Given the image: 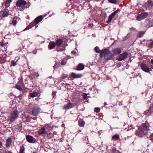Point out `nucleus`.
<instances>
[{"mask_svg": "<svg viewBox=\"0 0 153 153\" xmlns=\"http://www.w3.org/2000/svg\"><path fill=\"white\" fill-rule=\"evenodd\" d=\"M150 139L153 142V134H151Z\"/></svg>", "mask_w": 153, "mask_h": 153, "instance_id": "nucleus-45", "label": "nucleus"}, {"mask_svg": "<svg viewBox=\"0 0 153 153\" xmlns=\"http://www.w3.org/2000/svg\"><path fill=\"white\" fill-rule=\"evenodd\" d=\"M59 64H58L57 63H56L55 65H54V68H55V67H58V65H59Z\"/></svg>", "mask_w": 153, "mask_h": 153, "instance_id": "nucleus-46", "label": "nucleus"}, {"mask_svg": "<svg viewBox=\"0 0 153 153\" xmlns=\"http://www.w3.org/2000/svg\"><path fill=\"white\" fill-rule=\"evenodd\" d=\"M26 139L28 142L30 143H35L36 141L35 138L30 135H26Z\"/></svg>", "mask_w": 153, "mask_h": 153, "instance_id": "nucleus-13", "label": "nucleus"}, {"mask_svg": "<svg viewBox=\"0 0 153 153\" xmlns=\"http://www.w3.org/2000/svg\"><path fill=\"white\" fill-rule=\"evenodd\" d=\"M67 75H63L61 77V78L62 79H64L65 78H66L67 77Z\"/></svg>", "mask_w": 153, "mask_h": 153, "instance_id": "nucleus-43", "label": "nucleus"}, {"mask_svg": "<svg viewBox=\"0 0 153 153\" xmlns=\"http://www.w3.org/2000/svg\"><path fill=\"white\" fill-rule=\"evenodd\" d=\"M11 1L9 0H6L4 2L5 6L6 8H7L9 7Z\"/></svg>", "mask_w": 153, "mask_h": 153, "instance_id": "nucleus-26", "label": "nucleus"}, {"mask_svg": "<svg viewBox=\"0 0 153 153\" xmlns=\"http://www.w3.org/2000/svg\"><path fill=\"white\" fill-rule=\"evenodd\" d=\"M119 12L118 10L115 11L114 12L112 13L108 17V19L107 21V23H109L111 22L113 18Z\"/></svg>", "mask_w": 153, "mask_h": 153, "instance_id": "nucleus-12", "label": "nucleus"}, {"mask_svg": "<svg viewBox=\"0 0 153 153\" xmlns=\"http://www.w3.org/2000/svg\"><path fill=\"white\" fill-rule=\"evenodd\" d=\"M87 94H84L83 96V97L84 100H85L87 97Z\"/></svg>", "mask_w": 153, "mask_h": 153, "instance_id": "nucleus-42", "label": "nucleus"}, {"mask_svg": "<svg viewBox=\"0 0 153 153\" xmlns=\"http://www.w3.org/2000/svg\"><path fill=\"white\" fill-rule=\"evenodd\" d=\"M148 16V14L146 12H144L139 14L137 17V19L138 21H140L141 20L146 18Z\"/></svg>", "mask_w": 153, "mask_h": 153, "instance_id": "nucleus-7", "label": "nucleus"}, {"mask_svg": "<svg viewBox=\"0 0 153 153\" xmlns=\"http://www.w3.org/2000/svg\"><path fill=\"white\" fill-rule=\"evenodd\" d=\"M25 149L23 146H21L20 147V149L19 153H25Z\"/></svg>", "mask_w": 153, "mask_h": 153, "instance_id": "nucleus-27", "label": "nucleus"}, {"mask_svg": "<svg viewBox=\"0 0 153 153\" xmlns=\"http://www.w3.org/2000/svg\"><path fill=\"white\" fill-rule=\"evenodd\" d=\"M39 108L38 107H35L33 108L32 111V114L34 116H36L37 115L39 112Z\"/></svg>", "mask_w": 153, "mask_h": 153, "instance_id": "nucleus-14", "label": "nucleus"}, {"mask_svg": "<svg viewBox=\"0 0 153 153\" xmlns=\"http://www.w3.org/2000/svg\"><path fill=\"white\" fill-rule=\"evenodd\" d=\"M7 153H12L10 152H8Z\"/></svg>", "mask_w": 153, "mask_h": 153, "instance_id": "nucleus-51", "label": "nucleus"}, {"mask_svg": "<svg viewBox=\"0 0 153 153\" xmlns=\"http://www.w3.org/2000/svg\"><path fill=\"white\" fill-rule=\"evenodd\" d=\"M52 94L54 96L55 94V93L54 92H53L52 93Z\"/></svg>", "mask_w": 153, "mask_h": 153, "instance_id": "nucleus-48", "label": "nucleus"}, {"mask_svg": "<svg viewBox=\"0 0 153 153\" xmlns=\"http://www.w3.org/2000/svg\"><path fill=\"white\" fill-rule=\"evenodd\" d=\"M66 61H65L64 60H62L61 63V64L62 65H64L66 64Z\"/></svg>", "mask_w": 153, "mask_h": 153, "instance_id": "nucleus-40", "label": "nucleus"}, {"mask_svg": "<svg viewBox=\"0 0 153 153\" xmlns=\"http://www.w3.org/2000/svg\"><path fill=\"white\" fill-rule=\"evenodd\" d=\"M17 19L16 18L14 17L12 20V23H10V24H12L13 25L15 26L17 23Z\"/></svg>", "mask_w": 153, "mask_h": 153, "instance_id": "nucleus-28", "label": "nucleus"}, {"mask_svg": "<svg viewBox=\"0 0 153 153\" xmlns=\"http://www.w3.org/2000/svg\"><path fill=\"white\" fill-rule=\"evenodd\" d=\"M53 136V134L52 133H49L48 134V137H49V138H51V137H52Z\"/></svg>", "mask_w": 153, "mask_h": 153, "instance_id": "nucleus-38", "label": "nucleus"}, {"mask_svg": "<svg viewBox=\"0 0 153 153\" xmlns=\"http://www.w3.org/2000/svg\"><path fill=\"white\" fill-rule=\"evenodd\" d=\"M56 46L55 42L53 41H51L49 42L48 48L50 50H52L54 49Z\"/></svg>", "mask_w": 153, "mask_h": 153, "instance_id": "nucleus-16", "label": "nucleus"}, {"mask_svg": "<svg viewBox=\"0 0 153 153\" xmlns=\"http://www.w3.org/2000/svg\"><path fill=\"white\" fill-rule=\"evenodd\" d=\"M121 50L122 49L121 48H118L113 49L112 51V54H113L114 56L115 55H118L120 54L121 52Z\"/></svg>", "mask_w": 153, "mask_h": 153, "instance_id": "nucleus-10", "label": "nucleus"}, {"mask_svg": "<svg viewBox=\"0 0 153 153\" xmlns=\"http://www.w3.org/2000/svg\"><path fill=\"white\" fill-rule=\"evenodd\" d=\"M100 111V109L98 108H96L94 109V111L97 112L98 113Z\"/></svg>", "mask_w": 153, "mask_h": 153, "instance_id": "nucleus-35", "label": "nucleus"}, {"mask_svg": "<svg viewBox=\"0 0 153 153\" xmlns=\"http://www.w3.org/2000/svg\"><path fill=\"white\" fill-rule=\"evenodd\" d=\"M71 76L74 78H76L81 77L82 76L81 74H76L74 73H72L71 74Z\"/></svg>", "mask_w": 153, "mask_h": 153, "instance_id": "nucleus-21", "label": "nucleus"}, {"mask_svg": "<svg viewBox=\"0 0 153 153\" xmlns=\"http://www.w3.org/2000/svg\"><path fill=\"white\" fill-rule=\"evenodd\" d=\"M17 62V61L15 62L14 61H12L11 62V64L13 66H15L16 65V62Z\"/></svg>", "mask_w": 153, "mask_h": 153, "instance_id": "nucleus-36", "label": "nucleus"}, {"mask_svg": "<svg viewBox=\"0 0 153 153\" xmlns=\"http://www.w3.org/2000/svg\"><path fill=\"white\" fill-rule=\"evenodd\" d=\"M78 125L80 126H83L85 125V122L82 119H79L78 121Z\"/></svg>", "mask_w": 153, "mask_h": 153, "instance_id": "nucleus-24", "label": "nucleus"}, {"mask_svg": "<svg viewBox=\"0 0 153 153\" xmlns=\"http://www.w3.org/2000/svg\"><path fill=\"white\" fill-rule=\"evenodd\" d=\"M43 19V17L42 16H39L36 17L34 21L36 22V24H38L39 22H41Z\"/></svg>", "mask_w": 153, "mask_h": 153, "instance_id": "nucleus-20", "label": "nucleus"}, {"mask_svg": "<svg viewBox=\"0 0 153 153\" xmlns=\"http://www.w3.org/2000/svg\"><path fill=\"white\" fill-rule=\"evenodd\" d=\"M11 141V139L10 138L7 139L6 141V146L7 147H9L10 146Z\"/></svg>", "mask_w": 153, "mask_h": 153, "instance_id": "nucleus-23", "label": "nucleus"}, {"mask_svg": "<svg viewBox=\"0 0 153 153\" xmlns=\"http://www.w3.org/2000/svg\"><path fill=\"white\" fill-rule=\"evenodd\" d=\"M71 53H72V54H75V53H76V52H75V51H72L71 52Z\"/></svg>", "mask_w": 153, "mask_h": 153, "instance_id": "nucleus-47", "label": "nucleus"}, {"mask_svg": "<svg viewBox=\"0 0 153 153\" xmlns=\"http://www.w3.org/2000/svg\"><path fill=\"white\" fill-rule=\"evenodd\" d=\"M146 24V27L147 28H149L153 26V20L150 21H147L145 22Z\"/></svg>", "mask_w": 153, "mask_h": 153, "instance_id": "nucleus-18", "label": "nucleus"}, {"mask_svg": "<svg viewBox=\"0 0 153 153\" xmlns=\"http://www.w3.org/2000/svg\"><path fill=\"white\" fill-rule=\"evenodd\" d=\"M149 111H150L151 112H153V104L152 106L150 108Z\"/></svg>", "mask_w": 153, "mask_h": 153, "instance_id": "nucleus-44", "label": "nucleus"}, {"mask_svg": "<svg viewBox=\"0 0 153 153\" xmlns=\"http://www.w3.org/2000/svg\"><path fill=\"white\" fill-rule=\"evenodd\" d=\"M24 84L22 81H19L15 86V88L20 91L22 90V88L23 87Z\"/></svg>", "mask_w": 153, "mask_h": 153, "instance_id": "nucleus-9", "label": "nucleus"}, {"mask_svg": "<svg viewBox=\"0 0 153 153\" xmlns=\"http://www.w3.org/2000/svg\"><path fill=\"white\" fill-rule=\"evenodd\" d=\"M27 4V2L24 0H18L16 2V6L17 7H22V8H25L24 5Z\"/></svg>", "mask_w": 153, "mask_h": 153, "instance_id": "nucleus-5", "label": "nucleus"}, {"mask_svg": "<svg viewBox=\"0 0 153 153\" xmlns=\"http://www.w3.org/2000/svg\"><path fill=\"white\" fill-rule=\"evenodd\" d=\"M9 0L11 2V1L12 0Z\"/></svg>", "mask_w": 153, "mask_h": 153, "instance_id": "nucleus-54", "label": "nucleus"}, {"mask_svg": "<svg viewBox=\"0 0 153 153\" xmlns=\"http://www.w3.org/2000/svg\"><path fill=\"white\" fill-rule=\"evenodd\" d=\"M84 65L83 64L79 63L77 66L76 70L79 71L82 70L84 69Z\"/></svg>", "mask_w": 153, "mask_h": 153, "instance_id": "nucleus-22", "label": "nucleus"}, {"mask_svg": "<svg viewBox=\"0 0 153 153\" xmlns=\"http://www.w3.org/2000/svg\"><path fill=\"white\" fill-rule=\"evenodd\" d=\"M9 10L6 9L0 12V16L3 17H7L8 14Z\"/></svg>", "mask_w": 153, "mask_h": 153, "instance_id": "nucleus-11", "label": "nucleus"}, {"mask_svg": "<svg viewBox=\"0 0 153 153\" xmlns=\"http://www.w3.org/2000/svg\"><path fill=\"white\" fill-rule=\"evenodd\" d=\"M31 28L30 26L29 25L28 26H27L23 30V31L27 30Z\"/></svg>", "mask_w": 153, "mask_h": 153, "instance_id": "nucleus-39", "label": "nucleus"}, {"mask_svg": "<svg viewBox=\"0 0 153 153\" xmlns=\"http://www.w3.org/2000/svg\"><path fill=\"white\" fill-rule=\"evenodd\" d=\"M36 24H36V22H35L34 20L32 22H31L29 25L30 26V27L31 28L32 27H33Z\"/></svg>", "mask_w": 153, "mask_h": 153, "instance_id": "nucleus-32", "label": "nucleus"}, {"mask_svg": "<svg viewBox=\"0 0 153 153\" xmlns=\"http://www.w3.org/2000/svg\"><path fill=\"white\" fill-rule=\"evenodd\" d=\"M95 51L97 52V53H101L102 51V50H101L98 47H96L95 48Z\"/></svg>", "mask_w": 153, "mask_h": 153, "instance_id": "nucleus-31", "label": "nucleus"}, {"mask_svg": "<svg viewBox=\"0 0 153 153\" xmlns=\"http://www.w3.org/2000/svg\"><path fill=\"white\" fill-rule=\"evenodd\" d=\"M18 117V111L16 110V108H14L12 111L11 115L10 116L9 120L10 122L15 120Z\"/></svg>", "mask_w": 153, "mask_h": 153, "instance_id": "nucleus-3", "label": "nucleus"}, {"mask_svg": "<svg viewBox=\"0 0 153 153\" xmlns=\"http://www.w3.org/2000/svg\"><path fill=\"white\" fill-rule=\"evenodd\" d=\"M63 41L62 39H57L56 40L55 43L56 46V50L58 51H62L65 49V47H62V48H60V46L63 43Z\"/></svg>", "mask_w": 153, "mask_h": 153, "instance_id": "nucleus-4", "label": "nucleus"}, {"mask_svg": "<svg viewBox=\"0 0 153 153\" xmlns=\"http://www.w3.org/2000/svg\"><path fill=\"white\" fill-rule=\"evenodd\" d=\"M109 1L110 2L113 4H116L117 2L116 0H109Z\"/></svg>", "mask_w": 153, "mask_h": 153, "instance_id": "nucleus-34", "label": "nucleus"}, {"mask_svg": "<svg viewBox=\"0 0 153 153\" xmlns=\"http://www.w3.org/2000/svg\"><path fill=\"white\" fill-rule=\"evenodd\" d=\"M105 103H104V104H105Z\"/></svg>", "mask_w": 153, "mask_h": 153, "instance_id": "nucleus-57", "label": "nucleus"}, {"mask_svg": "<svg viewBox=\"0 0 153 153\" xmlns=\"http://www.w3.org/2000/svg\"><path fill=\"white\" fill-rule=\"evenodd\" d=\"M2 144L1 141H0V148Z\"/></svg>", "mask_w": 153, "mask_h": 153, "instance_id": "nucleus-49", "label": "nucleus"}, {"mask_svg": "<svg viewBox=\"0 0 153 153\" xmlns=\"http://www.w3.org/2000/svg\"><path fill=\"white\" fill-rule=\"evenodd\" d=\"M148 47L150 48H153V41L151 42L150 44L148 46Z\"/></svg>", "mask_w": 153, "mask_h": 153, "instance_id": "nucleus-33", "label": "nucleus"}, {"mask_svg": "<svg viewBox=\"0 0 153 153\" xmlns=\"http://www.w3.org/2000/svg\"><path fill=\"white\" fill-rule=\"evenodd\" d=\"M65 126V124L64 123L62 124V126L63 127H64Z\"/></svg>", "mask_w": 153, "mask_h": 153, "instance_id": "nucleus-50", "label": "nucleus"}, {"mask_svg": "<svg viewBox=\"0 0 153 153\" xmlns=\"http://www.w3.org/2000/svg\"><path fill=\"white\" fill-rule=\"evenodd\" d=\"M100 57H104L105 59L108 60L114 57L113 54L109 50L106 49H102L100 54Z\"/></svg>", "mask_w": 153, "mask_h": 153, "instance_id": "nucleus-2", "label": "nucleus"}, {"mask_svg": "<svg viewBox=\"0 0 153 153\" xmlns=\"http://www.w3.org/2000/svg\"><path fill=\"white\" fill-rule=\"evenodd\" d=\"M140 67L141 69L144 71L146 72H149L151 71V68H149L146 64L144 63H142L141 64Z\"/></svg>", "mask_w": 153, "mask_h": 153, "instance_id": "nucleus-8", "label": "nucleus"}, {"mask_svg": "<svg viewBox=\"0 0 153 153\" xmlns=\"http://www.w3.org/2000/svg\"><path fill=\"white\" fill-rule=\"evenodd\" d=\"M149 124L148 123L143 124L140 128H138L135 133L139 137H143V136L146 134L147 131L149 129Z\"/></svg>", "mask_w": 153, "mask_h": 153, "instance_id": "nucleus-1", "label": "nucleus"}, {"mask_svg": "<svg viewBox=\"0 0 153 153\" xmlns=\"http://www.w3.org/2000/svg\"><path fill=\"white\" fill-rule=\"evenodd\" d=\"M75 106L74 104H73L71 102H69L63 107V109L65 110L69 109Z\"/></svg>", "mask_w": 153, "mask_h": 153, "instance_id": "nucleus-15", "label": "nucleus"}, {"mask_svg": "<svg viewBox=\"0 0 153 153\" xmlns=\"http://www.w3.org/2000/svg\"><path fill=\"white\" fill-rule=\"evenodd\" d=\"M105 103H104V104H105Z\"/></svg>", "mask_w": 153, "mask_h": 153, "instance_id": "nucleus-56", "label": "nucleus"}, {"mask_svg": "<svg viewBox=\"0 0 153 153\" xmlns=\"http://www.w3.org/2000/svg\"><path fill=\"white\" fill-rule=\"evenodd\" d=\"M46 133V131L45 128L44 127L41 128L39 129L38 131V134L39 135H42L45 134Z\"/></svg>", "mask_w": 153, "mask_h": 153, "instance_id": "nucleus-17", "label": "nucleus"}, {"mask_svg": "<svg viewBox=\"0 0 153 153\" xmlns=\"http://www.w3.org/2000/svg\"><path fill=\"white\" fill-rule=\"evenodd\" d=\"M33 153H37L36 152H33Z\"/></svg>", "mask_w": 153, "mask_h": 153, "instance_id": "nucleus-53", "label": "nucleus"}, {"mask_svg": "<svg viewBox=\"0 0 153 153\" xmlns=\"http://www.w3.org/2000/svg\"><path fill=\"white\" fill-rule=\"evenodd\" d=\"M105 103H104V104H105Z\"/></svg>", "mask_w": 153, "mask_h": 153, "instance_id": "nucleus-55", "label": "nucleus"}, {"mask_svg": "<svg viewBox=\"0 0 153 153\" xmlns=\"http://www.w3.org/2000/svg\"><path fill=\"white\" fill-rule=\"evenodd\" d=\"M66 85H69V84H66Z\"/></svg>", "mask_w": 153, "mask_h": 153, "instance_id": "nucleus-52", "label": "nucleus"}, {"mask_svg": "<svg viewBox=\"0 0 153 153\" xmlns=\"http://www.w3.org/2000/svg\"><path fill=\"white\" fill-rule=\"evenodd\" d=\"M128 56V53L126 52H125L118 56L117 60L120 61H121L127 58Z\"/></svg>", "mask_w": 153, "mask_h": 153, "instance_id": "nucleus-6", "label": "nucleus"}, {"mask_svg": "<svg viewBox=\"0 0 153 153\" xmlns=\"http://www.w3.org/2000/svg\"><path fill=\"white\" fill-rule=\"evenodd\" d=\"M144 33L145 32L144 31L139 32L137 34V36L139 38L142 37L143 36Z\"/></svg>", "mask_w": 153, "mask_h": 153, "instance_id": "nucleus-30", "label": "nucleus"}, {"mask_svg": "<svg viewBox=\"0 0 153 153\" xmlns=\"http://www.w3.org/2000/svg\"><path fill=\"white\" fill-rule=\"evenodd\" d=\"M38 94V93L37 92H33L32 93L29 94V96L31 97H33L37 96Z\"/></svg>", "mask_w": 153, "mask_h": 153, "instance_id": "nucleus-25", "label": "nucleus"}, {"mask_svg": "<svg viewBox=\"0 0 153 153\" xmlns=\"http://www.w3.org/2000/svg\"><path fill=\"white\" fill-rule=\"evenodd\" d=\"M119 138V135L118 134H115L112 137V139L114 140H116Z\"/></svg>", "mask_w": 153, "mask_h": 153, "instance_id": "nucleus-29", "label": "nucleus"}, {"mask_svg": "<svg viewBox=\"0 0 153 153\" xmlns=\"http://www.w3.org/2000/svg\"><path fill=\"white\" fill-rule=\"evenodd\" d=\"M148 2L150 6H153V2L151 1H148Z\"/></svg>", "mask_w": 153, "mask_h": 153, "instance_id": "nucleus-37", "label": "nucleus"}, {"mask_svg": "<svg viewBox=\"0 0 153 153\" xmlns=\"http://www.w3.org/2000/svg\"><path fill=\"white\" fill-rule=\"evenodd\" d=\"M6 43H4L3 42H1V46L2 47H3L4 46L6 45Z\"/></svg>", "mask_w": 153, "mask_h": 153, "instance_id": "nucleus-41", "label": "nucleus"}, {"mask_svg": "<svg viewBox=\"0 0 153 153\" xmlns=\"http://www.w3.org/2000/svg\"><path fill=\"white\" fill-rule=\"evenodd\" d=\"M38 76V74L37 73L34 72L30 74L29 76V78L33 80L36 77H37Z\"/></svg>", "mask_w": 153, "mask_h": 153, "instance_id": "nucleus-19", "label": "nucleus"}]
</instances>
